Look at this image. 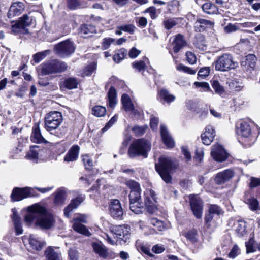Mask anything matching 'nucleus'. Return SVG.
Here are the masks:
<instances>
[{"mask_svg":"<svg viewBox=\"0 0 260 260\" xmlns=\"http://www.w3.org/2000/svg\"><path fill=\"white\" fill-rule=\"evenodd\" d=\"M28 211L25 217V221L27 223L30 224L36 219V225L42 229H50L53 226L54 218L52 214L46 212L44 207L34 205L28 207Z\"/></svg>","mask_w":260,"mask_h":260,"instance_id":"nucleus-1","label":"nucleus"},{"mask_svg":"<svg viewBox=\"0 0 260 260\" xmlns=\"http://www.w3.org/2000/svg\"><path fill=\"white\" fill-rule=\"evenodd\" d=\"M62 121V116L60 112L57 111L50 112L46 115L45 118V128L51 133L52 131L56 130L55 136L62 137L67 132L66 127H59Z\"/></svg>","mask_w":260,"mask_h":260,"instance_id":"nucleus-2","label":"nucleus"},{"mask_svg":"<svg viewBox=\"0 0 260 260\" xmlns=\"http://www.w3.org/2000/svg\"><path fill=\"white\" fill-rule=\"evenodd\" d=\"M35 21L32 17L27 14H24L18 18L11 26V32L14 35H18L21 37L22 35L30 34L28 27H30Z\"/></svg>","mask_w":260,"mask_h":260,"instance_id":"nucleus-3","label":"nucleus"},{"mask_svg":"<svg viewBox=\"0 0 260 260\" xmlns=\"http://www.w3.org/2000/svg\"><path fill=\"white\" fill-rule=\"evenodd\" d=\"M175 167L173 160L169 157L164 155L159 158V162L155 164V169L161 178L167 183L171 180L169 172Z\"/></svg>","mask_w":260,"mask_h":260,"instance_id":"nucleus-4","label":"nucleus"},{"mask_svg":"<svg viewBox=\"0 0 260 260\" xmlns=\"http://www.w3.org/2000/svg\"><path fill=\"white\" fill-rule=\"evenodd\" d=\"M150 149L151 144L149 142L144 139H138L131 144L128 149V153L131 158L139 156H142L146 158L148 152Z\"/></svg>","mask_w":260,"mask_h":260,"instance_id":"nucleus-5","label":"nucleus"},{"mask_svg":"<svg viewBox=\"0 0 260 260\" xmlns=\"http://www.w3.org/2000/svg\"><path fill=\"white\" fill-rule=\"evenodd\" d=\"M67 64L58 59H52L46 61L42 65V72L46 75L60 73L68 70Z\"/></svg>","mask_w":260,"mask_h":260,"instance_id":"nucleus-6","label":"nucleus"},{"mask_svg":"<svg viewBox=\"0 0 260 260\" xmlns=\"http://www.w3.org/2000/svg\"><path fill=\"white\" fill-rule=\"evenodd\" d=\"M238 66V63L235 61L232 55L225 53L217 57L215 62V69L216 71L225 72L235 69Z\"/></svg>","mask_w":260,"mask_h":260,"instance_id":"nucleus-7","label":"nucleus"},{"mask_svg":"<svg viewBox=\"0 0 260 260\" xmlns=\"http://www.w3.org/2000/svg\"><path fill=\"white\" fill-rule=\"evenodd\" d=\"M56 53L60 57L64 58L70 56L75 50V47L69 40L62 41L54 47Z\"/></svg>","mask_w":260,"mask_h":260,"instance_id":"nucleus-8","label":"nucleus"},{"mask_svg":"<svg viewBox=\"0 0 260 260\" xmlns=\"http://www.w3.org/2000/svg\"><path fill=\"white\" fill-rule=\"evenodd\" d=\"M190 206L193 215L198 219L202 217L203 210V202L198 195L189 196Z\"/></svg>","mask_w":260,"mask_h":260,"instance_id":"nucleus-9","label":"nucleus"},{"mask_svg":"<svg viewBox=\"0 0 260 260\" xmlns=\"http://www.w3.org/2000/svg\"><path fill=\"white\" fill-rule=\"evenodd\" d=\"M145 205L148 212L151 214L153 213L157 210L156 200L155 192L151 189L146 190L145 193Z\"/></svg>","mask_w":260,"mask_h":260,"instance_id":"nucleus-10","label":"nucleus"},{"mask_svg":"<svg viewBox=\"0 0 260 260\" xmlns=\"http://www.w3.org/2000/svg\"><path fill=\"white\" fill-rule=\"evenodd\" d=\"M126 184L131 189L129 194V202H141L139 184L134 180H128L126 181Z\"/></svg>","mask_w":260,"mask_h":260,"instance_id":"nucleus-11","label":"nucleus"},{"mask_svg":"<svg viewBox=\"0 0 260 260\" xmlns=\"http://www.w3.org/2000/svg\"><path fill=\"white\" fill-rule=\"evenodd\" d=\"M73 222L72 227L75 231L85 236H89L90 235V232L82 224V223H85L87 222V216L85 215H80L78 217L74 219Z\"/></svg>","mask_w":260,"mask_h":260,"instance_id":"nucleus-12","label":"nucleus"},{"mask_svg":"<svg viewBox=\"0 0 260 260\" xmlns=\"http://www.w3.org/2000/svg\"><path fill=\"white\" fill-rule=\"evenodd\" d=\"M237 133L239 136L243 139H247L248 141H253L256 137L252 132L250 125L246 121H243L240 123V127L237 128Z\"/></svg>","mask_w":260,"mask_h":260,"instance_id":"nucleus-13","label":"nucleus"},{"mask_svg":"<svg viewBox=\"0 0 260 260\" xmlns=\"http://www.w3.org/2000/svg\"><path fill=\"white\" fill-rule=\"evenodd\" d=\"M129 228L125 225H119L115 230V235L121 244L129 242Z\"/></svg>","mask_w":260,"mask_h":260,"instance_id":"nucleus-14","label":"nucleus"},{"mask_svg":"<svg viewBox=\"0 0 260 260\" xmlns=\"http://www.w3.org/2000/svg\"><path fill=\"white\" fill-rule=\"evenodd\" d=\"M212 158L217 161H223L228 158V153L221 145H214L211 152Z\"/></svg>","mask_w":260,"mask_h":260,"instance_id":"nucleus-15","label":"nucleus"},{"mask_svg":"<svg viewBox=\"0 0 260 260\" xmlns=\"http://www.w3.org/2000/svg\"><path fill=\"white\" fill-rule=\"evenodd\" d=\"M109 212L111 216L114 218H121L123 214V211L119 200L114 199L111 201Z\"/></svg>","mask_w":260,"mask_h":260,"instance_id":"nucleus-16","label":"nucleus"},{"mask_svg":"<svg viewBox=\"0 0 260 260\" xmlns=\"http://www.w3.org/2000/svg\"><path fill=\"white\" fill-rule=\"evenodd\" d=\"M30 196V188H15L11 194V199L13 201H19Z\"/></svg>","mask_w":260,"mask_h":260,"instance_id":"nucleus-17","label":"nucleus"},{"mask_svg":"<svg viewBox=\"0 0 260 260\" xmlns=\"http://www.w3.org/2000/svg\"><path fill=\"white\" fill-rule=\"evenodd\" d=\"M257 59L254 54H248L245 57V60L241 61V66L244 71L251 72L255 68Z\"/></svg>","mask_w":260,"mask_h":260,"instance_id":"nucleus-18","label":"nucleus"},{"mask_svg":"<svg viewBox=\"0 0 260 260\" xmlns=\"http://www.w3.org/2000/svg\"><path fill=\"white\" fill-rule=\"evenodd\" d=\"M25 9V5L22 2H17L13 3L10 7L8 13L9 18L20 15Z\"/></svg>","mask_w":260,"mask_h":260,"instance_id":"nucleus-19","label":"nucleus"},{"mask_svg":"<svg viewBox=\"0 0 260 260\" xmlns=\"http://www.w3.org/2000/svg\"><path fill=\"white\" fill-rule=\"evenodd\" d=\"M234 175V173L232 170L227 169L217 174L215 181L218 184H221L230 180Z\"/></svg>","mask_w":260,"mask_h":260,"instance_id":"nucleus-20","label":"nucleus"},{"mask_svg":"<svg viewBox=\"0 0 260 260\" xmlns=\"http://www.w3.org/2000/svg\"><path fill=\"white\" fill-rule=\"evenodd\" d=\"M215 136V131L213 127L208 125L206 127L205 132L202 134L201 138L203 143L209 145L213 141Z\"/></svg>","mask_w":260,"mask_h":260,"instance_id":"nucleus-21","label":"nucleus"},{"mask_svg":"<svg viewBox=\"0 0 260 260\" xmlns=\"http://www.w3.org/2000/svg\"><path fill=\"white\" fill-rule=\"evenodd\" d=\"M31 141L36 143H47V141L44 138L41 133L38 124H35L30 136Z\"/></svg>","mask_w":260,"mask_h":260,"instance_id":"nucleus-22","label":"nucleus"},{"mask_svg":"<svg viewBox=\"0 0 260 260\" xmlns=\"http://www.w3.org/2000/svg\"><path fill=\"white\" fill-rule=\"evenodd\" d=\"M160 134L164 144L169 148L174 146V141L170 135L166 127L163 125L160 126Z\"/></svg>","mask_w":260,"mask_h":260,"instance_id":"nucleus-23","label":"nucleus"},{"mask_svg":"<svg viewBox=\"0 0 260 260\" xmlns=\"http://www.w3.org/2000/svg\"><path fill=\"white\" fill-rule=\"evenodd\" d=\"M83 201L84 198L82 197H78L75 199L72 200L70 204L64 209V215L66 217H69L70 216V212H71L74 209L77 208Z\"/></svg>","mask_w":260,"mask_h":260,"instance_id":"nucleus-24","label":"nucleus"},{"mask_svg":"<svg viewBox=\"0 0 260 260\" xmlns=\"http://www.w3.org/2000/svg\"><path fill=\"white\" fill-rule=\"evenodd\" d=\"M172 44L173 45V51L176 53L185 46L186 43L184 39L183 36L181 34H178L174 39Z\"/></svg>","mask_w":260,"mask_h":260,"instance_id":"nucleus-25","label":"nucleus"},{"mask_svg":"<svg viewBox=\"0 0 260 260\" xmlns=\"http://www.w3.org/2000/svg\"><path fill=\"white\" fill-rule=\"evenodd\" d=\"M13 213L11 215V218L13 222L14 228L17 235L22 234L23 233V230L22 228L21 223L20 221V218L17 214L16 209L14 208L12 209Z\"/></svg>","mask_w":260,"mask_h":260,"instance_id":"nucleus-26","label":"nucleus"},{"mask_svg":"<svg viewBox=\"0 0 260 260\" xmlns=\"http://www.w3.org/2000/svg\"><path fill=\"white\" fill-rule=\"evenodd\" d=\"M28 241L30 247L37 251L41 250L45 245V243L35 235H30Z\"/></svg>","mask_w":260,"mask_h":260,"instance_id":"nucleus-27","label":"nucleus"},{"mask_svg":"<svg viewBox=\"0 0 260 260\" xmlns=\"http://www.w3.org/2000/svg\"><path fill=\"white\" fill-rule=\"evenodd\" d=\"M79 150L80 148L78 145H73L64 156V161L69 162L76 160L78 158Z\"/></svg>","mask_w":260,"mask_h":260,"instance_id":"nucleus-28","label":"nucleus"},{"mask_svg":"<svg viewBox=\"0 0 260 260\" xmlns=\"http://www.w3.org/2000/svg\"><path fill=\"white\" fill-rule=\"evenodd\" d=\"M92 247L94 251L100 257L106 258L108 256L107 249L101 242H94Z\"/></svg>","mask_w":260,"mask_h":260,"instance_id":"nucleus-29","label":"nucleus"},{"mask_svg":"<svg viewBox=\"0 0 260 260\" xmlns=\"http://www.w3.org/2000/svg\"><path fill=\"white\" fill-rule=\"evenodd\" d=\"M96 32L94 26L90 24H84L80 27V34L82 37L87 38L91 36V34Z\"/></svg>","mask_w":260,"mask_h":260,"instance_id":"nucleus-30","label":"nucleus"},{"mask_svg":"<svg viewBox=\"0 0 260 260\" xmlns=\"http://www.w3.org/2000/svg\"><path fill=\"white\" fill-rule=\"evenodd\" d=\"M47 260H62L61 253L55 251L52 248L48 247L45 251Z\"/></svg>","mask_w":260,"mask_h":260,"instance_id":"nucleus-31","label":"nucleus"},{"mask_svg":"<svg viewBox=\"0 0 260 260\" xmlns=\"http://www.w3.org/2000/svg\"><path fill=\"white\" fill-rule=\"evenodd\" d=\"M66 198V192L62 189H59L55 193L54 202L56 205H61L64 203Z\"/></svg>","mask_w":260,"mask_h":260,"instance_id":"nucleus-32","label":"nucleus"},{"mask_svg":"<svg viewBox=\"0 0 260 260\" xmlns=\"http://www.w3.org/2000/svg\"><path fill=\"white\" fill-rule=\"evenodd\" d=\"M121 102L124 110L126 111H132L134 110V106L132 103L129 96L124 94L121 97Z\"/></svg>","mask_w":260,"mask_h":260,"instance_id":"nucleus-33","label":"nucleus"},{"mask_svg":"<svg viewBox=\"0 0 260 260\" xmlns=\"http://www.w3.org/2000/svg\"><path fill=\"white\" fill-rule=\"evenodd\" d=\"M158 93L161 99L168 104L173 102L176 98L174 95L171 94L169 91L166 89H161Z\"/></svg>","mask_w":260,"mask_h":260,"instance_id":"nucleus-34","label":"nucleus"},{"mask_svg":"<svg viewBox=\"0 0 260 260\" xmlns=\"http://www.w3.org/2000/svg\"><path fill=\"white\" fill-rule=\"evenodd\" d=\"M234 228L239 236H243L246 233V223L242 220H239L235 222Z\"/></svg>","mask_w":260,"mask_h":260,"instance_id":"nucleus-35","label":"nucleus"},{"mask_svg":"<svg viewBox=\"0 0 260 260\" xmlns=\"http://www.w3.org/2000/svg\"><path fill=\"white\" fill-rule=\"evenodd\" d=\"M229 88L234 91H240L244 87L243 83L236 79L231 80L228 82Z\"/></svg>","mask_w":260,"mask_h":260,"instance_id":"nucleus-36","label":"nucleus"},{"mask_svg":"<svg viewBox=\"0 0 260 260\" xmlns=\"http://www.w3.org/2000/svg\"><path fill=\"white\" fill-rule=\"evenodd\" d=\"M203 11L208 14H217L218 9L217 7L211 3H206L202 6Z\"/></svg>","mask_w":260,"mask_h":260,"instance_id":"nucleus-37","label":"nucleus"},{"mask_svg":"<svg viewBox=\"0 0 260 260\" xmlns=\"http://www.w3.org/2000/svg\"><path fill=\"white\" fill-rule=\"evenodd\" d=\"M108 97L109 106L111 108L114 107V106L117 103V98L116 91L114 87H111L110 88L108 92Z\"/></svg>","mask_w":260,"mask_h":260,"instance_id":"nucleus-38","label":"nucleus"},{"mask_svg":"<svg viewBox=\"0 0 260 260\" xmlns=\"http://www.w3.org/2000/svg\"><path fill=\"white\" fill-rule=\"evenodd\" d=\"M129 208L136 214L141 213L143 209V203L142 202H129Z\"/></svg>","mask_w":260,"mask_h":260,"instance_id":"nucleus-39","label":"nucleus"},{"mask_svg":"<svg viewBox=\"0 0 260 260\" xmlns=\"http://www.w3.org/2000/svg\"><path fill=\"white\" fill-rule=\"evenodd\" d=\"M176 20L174 18H166L164 20L162 24L166 29L169 30L177 24Z\"/></svg>","mask_w":260,"mask_h":260,"instance_id":"nucleus-40","label":"nucleus"},{"mask_svg":"<svg viewBox=\"0 0 260 260\" xmlns=\"http://www.w3.org/2000/svg\"><path fill=\"white\" fill-rule=\"evenodd\" d=\"M149 223L153 226L155 227L156 230L159 231H162L165 229L164 222L156 218H152L149 219Z\"/></svg>","mask_w":260,"mask_h":260,"instance_id":"nucleus-41","label":"nucleus"},{"mask_svg":"<svg viewBox=\"0 0 260 260\" xmlns=\"http://www.w3.org/2000/svg\"><path fill=\"white\" fill-rule=\"evenodd\" d=\"M211 85L216 93L220 95L224 93L225 90L223 87L220 85L217 80H213L211 81Z\"/></svg>","mask_w":260,"mask_h":260,"instance_id":"nucleus-42","label":"nucleus"},{"mask_svg":"<svg viewBox=\"0 0 260 260\" xmlns=\"http://www.w3.org/2000/svg\"><path fill=\"white\" fill-rule=\"evenodd\" d=\"M64 86L68 89L76 88L78 85V82L75 78H69L64 81Z\"/></svg>","mask_w":260,"mask_h":260,"instance_id":"nucleus-43","label":"nucleus"},{"mask_svg":"<svg viewBox=\"0 0 260 260\" xmlns=\"http://www.w3.org/2000/svg\"><path fill=\"white\" fill-rule=\"evenodd\" d=\"M127 51L124 49H121L117 51L116 54L113 56V60L117 63H119L121 60H122L126 56Z\"/></svg>","mask_w":260,"mask_h":260,"instance_id":"nucleus-44","label":"nucleus"},{"mask_svg":"<svg viewBox=\"0 0 260 260\" xmlns=\"http://www.w3.org/2000/svg\"><path fill=\"white\" fill-rule=\"evenodd\" d=\"M132 67L140 72L145 70L146 65L144 60H138L133 62L132 63Z\"/></svg>","mask_w":260,"mask_h":260,"instance_id":"nucleus-45","label":"nucleus"},{"mask_svg":"<svg viewBox=\"0 0 260 260\" xmlns=\"http://www.w3.org/2000/svg\"><path fill=\"white\" fill-rule=\"evenodd\" d=\"M208 212L213 215H220L223 213L222 209L217 205H210L208 208Z\"/></svg>","mask_w":260,"mask_h":260,"instance_id":"nucleus-46","label":"nucleus"},{"mask_svg":"<svg viewBox=\"0 0 260 260\" xmlns=\"http://www.w3.org/2000/svg\"><path fill=\"white\" fill-rule=\"evenodd\" d=\"M176 69L180 72H182L188 74L194 75L196 73L197 71L192 69L191 68L185 66L184 65L180 63L177 66Z\"/></svg>","mask_w":260,"mask_h":260,"instance_id":"nucleus-47","label":"nucleus"},{"mask_svg":"<svg viewBox=\"0 0 260 260\" xmlns=\"http://www.w3.org/2000/svg\"><path fill=\"white\" fill-rule=\"evenodd\" d=\"M93 114L97 117H102L105 115L106 108L101 106H95L92 108Z\"/></svg>","mask_w":260,"mask_h":260,"instance_id":"nucleus-48","label":"nucleus"},{"mask_svg":"<svg viewBox=\"0 0 260 260\" xmlns=\"http://www.w3.org/2000/svg\"><path fill=\"white\" fill-rule=\"evenodd\" d=\"M50 51L47 50L42 52H38L34 55V60L36 63H39L47 55L49 54Z\"/></svg>","mask_w":260,"mask_h":260,"instance_id":"nucleus-49","label":"nucleus"},{"mask_svg":"<svg viewBox=\"0 0 260 260\" xmlns=\"http://www.w3.org/2000/svg\"><path fill=\"white\" fill-rule=\"evenodd\" d=\"M179 6V2L177 0H173L167 3V8L169 13H173Z\"/></svg>","mask_w":260,"mask_h":260,"instance_id":"nucleus-50","label":"nucleus"},{"mask_svg":"<svg viewBox=\"0 0 260 260\" xmlns=\"http://www.w3.org/2000/svg\"><path fill=\"white\" fill-rule=\"evenodd\" d=\"M82 160L86 169H90L93 166V161L88 155L82 156Z\"/></svg>","mask_w":260,"mask_h":260,"instance_id":"nucleus-51","label":"nucleus"},{"mask_svg":"<svg viewBox=\"0 0 260 260\" xmlns=\"http://www.w3.org/2000/svg\"><path fill=\"white\" fill-rule=\"evenodd\" d=\"M38 147L37 146H33L30 149V150L28 152L26 157L30 159H36L38 157V153L37 151L35 150L36 148H38Z\"/></svg>","mask_w":260,"mask_h":260,"instance_id":"nucleus-52","label":"nucleus"},{"mask_svg":"<svg viewBox=\"0 0 260 260\" xmlns=\"http://www.w3.org/2000/svg\"><path fill=\"white\" fill-rule=\"evenodd\" d=\"M198 22L200 24V27L203 29H205L206 27H212L214 25V23L210 20L204 19H200L198 20Z\"/></svg>","mask_w":260,"mask_h":260,"instance_id":"nucleus-53","label":"nucleus"},{"mask_svg":"<svg viewBox=\"0 0 260 260\" xmlns=\"http://www.w3.org/2000/svg\"><path fill=\"white\" fill-rule=\"evenodd\" d=\"M146 128V126H136L133 128L132 131L136 136H141L145 132Z\"/></svg>","mask_w":260,"mask_h":260,"instance_id":"nucleus-54","label":"nucleus"},{"mask_svg":"<svg viewBox=\"0 0 260 260\" xmlns=\"http://www.w3.org/2000/svg\"><path fill=\"white\" fill-rule=\"evenodd\" d=\"M186 60L187 62L191 64H193L197 61V58L195 54L190 51H187L186 53Z\"/></svg>","mask_w":260,"mask_h":260,"instance_id":"nucleus-55","label":"nucleus"},{"mask_svg":"<svg viewBox=\"0 0 260 260\" xmlns=\"http://www.w3.org/2000/svg\"><path fill=\"white\" fill-rule=\"evenodd\" d=\"M70 260H78L79 255L78 251L74 248H71L68 252Z\"/></svg>","mask_w":260,"mask_h":260,"instance_id":"nucleus-56","label":"nucleus"},{"mask_svg":"<svg viewBox=\"0 0 260 260\" xmlns=\"http://www.w3.org/2000/svg\"><path fill=\"white\" fill-rule=\"evenodd\" d=\"M96 66L94 64H91L87 66L83 72V74L85 76H89L92 74L95 71Z\"/></svg>","mask_w":260,"mask_h":260,"instance_id":"nucleus-57","label":"nucleus"},{"mask_svg":"<svg viewBox=\"0 0 260 260\" xmlns=\"http://www.w3.org/2000/svg\"><path fill=\"white\" fill-rule=\"evenodd\" d=\"M254 243V240L252 238L250 239L248 242L245 243L247 253H251L254 251L253 247Z\"/></svg>","mask_w":260,"mask_h":260,"instance_id":"nucleus-58","label":"nucleus"},{"mask_svg":"<svg viewBox=\"0 0 260 260\" xmlns=\"http://www.w3.org/2000/svg\"><path fill=\"white\" fill-rule=\"evenodd\" d=\"M194 85L197 87H202L205 91H211L209 85L207 82H195Z\"/></svg>","mask_w":260,"mask_h":260,"instance_id":"nucleus-59","label":"nucleus"},{"mask_svg":"<svg viewBox=\"0 0 260 260\" xmlns=\"http://www.w3.org/2000/svg\"><path fill=\"white\" fill-rule=\"evenodd\" d=\"M240 253V250L237 245H234L229 254V257L231 258H235Z\"/></svg>","mask_w":260,"mask_h":260,"instance_id":"nucleus-60","label":"nucleus"},{"mask_svg":"<svg viewBox=\"0 0 260 260\" xmlns=\"http://www.w3.org/2000/svg\"><path fill=\"white\" fill-rule=\"evenodd\" d=\"M248 203L251 210H256L258 209V202L256 199L254 198L249 199Z\"/></svg>","mask_w":260,"mask_h":260,"instance_id":"nucleus-61","label":"nucleus"},{"mask_svg":"<svg viewBox=\"0 0 260 260\" xmlns=\"http://www.w3.org/2000/svg\"><path fill=\"white\" fill-rule=\"evenodd\" d=\"M120 29L121 30L128 32L130 34H133L135 31L136 27L134 25L132 24L126 25L124 26H121L119 27Z\"/></svg>","mask_w":260,"mask_h":260,"instance_id":"nucleus-62","label":"nucleus"},{"mask_svg":"<svg viewBox=\"0 0 260 260\" xmlns=\"http://www.w3.org/2000/svg\"><path fill=\"white\" fill-rule=\"evenodd\" d=\"M210 73V68L209 67H204L201 68L198 72V77L204 78L208 76Z\"/></svg>","mask_w":260,"mask_h":260,"instance_id":"nucleus-63","label":"nucleus"},{"mask_svg":"<svg viewBox=\"0 0 260 260\" xmlns=\"http://www.w3.org/2000/svg\"><path fill=\"white\" fill-rule=\"evenodd\" d=\"M114 39L108 38H105L103 39V42H102V48L103 49L106 50L109 48L110 47L111 44L114 42Z\"/></svg>","mask_w":260,"mask_h":260,"instance_id":"nucleus-64","label":"nucleus"}]
</instances>
